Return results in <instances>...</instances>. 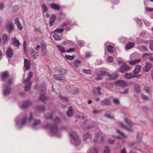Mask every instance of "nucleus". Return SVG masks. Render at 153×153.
<instances>
[{
    "instance_id": "f257e3e1",
    "label": "nucleus",
    "mask_w": 153,
    "mask_h": 153,
    "mask_svg": "<svg viewBox=\"0 0 153 153\" xmlns=\"http://www.w3.org/2000/svg\"><path fill=\"white\" fill-rule=\"evenodd\" d=\"M61 122V120L59 118L57 117H56L54 120V124L53 125H51L50 124H47L46 126V128H49L53 134H56L58 131L59 129L57 127L56 124Z\"/></svg>"
},
{
    "instance_id": "f03ea898",
    "label": "nucleus",
    "mask_w": 153,
    "mask_h": 153,
    "mask_svg": "<svg viewBox=\"0 0 153 153\" xmlns=\"http://www.w3.org/2000/svg\"><path fill=\"white\" fill-rule=\"evenodd\" d=\"M33 74L32 72H30L28 78L24 80V83L25 84H27L25 86V89L26 91L29 90L31 88V82H30L31 78L33 76Z\"/></svg>"
},
{
    "instance_id": "7ed1b4c3",
    "label": "nucleus",
    "mask_w": 153,
    "mask_h": 153,
    "mask_svg": "<svg viewBox=\"0 0 153 153\" xmlns=\"http://www.w3.org/2000/svg\"><path fill=\"white\" fill-rule=\"evenodd\" d=\"M39 90L42 91V93H41L39 97V99L41 101L45 102L47 98L45 96L46 87L45 85H42L40 87Z\"/></svg>"
},
{
    "instance_id": "20e7f679",
    "label": "nucleus",
    "mask_w": 153,
    "mask_h": 153,
    "mask_svg": "<svg viewBox=\"0 0 153 153\" xmlns=\"http://www.w3.org/2000/svg\"><path fill=\"white\" fill-rule=\"evenodd\" d=\"M125 120L127 126H124L122 123H120V124L122 127L123 128L125 129L128 131H132V129L131 128V127L133 126V123L130 121H128L127 118H125Z\"/></svg>"
},
{
    "instance_id": "39448f33",
    "label": "nucleus",
    "mask_w": 153,
    "mask_h": 153,
    "mask_svg": "<svg viewBox=\"0 0 153 153\" xmlns=\"http://www.w3.org/2000/svg\"><path fill=\"white\" fill-rule=\"evenodd\" d=\"M70 134L72 139L74 141L75 144L76 145H79L80 143V140L76 133L74 131H71L70 132Z\"/></svg>"
},
{
    "instance_id": "423d86ee",
    "label": "nucleus",
    "mask_w": 153,
    "mask_h": 153,
    "mask_svg": "<svg viewBox=\"0 0 153 153\" xmlns=\"http://www.w3.org/2000/svg\"><path fill=\"white\" fill-rule=\"evenodd\" d=\"M131 69V67L128 66L126 63H123V65L120 67L119 70L120 72L123 73L126 72Z\"/></svg>"
},
{
    "instance_id": "0eeeda50",
    "label": "nucleus",
    "mask_w": 153,
    "mask_h": 153,
    "mask_svg": "<svg viewBox=\"0 0 153 153\" xmlns=\"http://www.w3.org/2000/svg\"><path fill=\"white\" fill-rule=\"evenodd\" d=\"M141 76V75H138V76H135V75L133 73H126L124 75L125 77L128 79H130L135 77L139 78Z\"/></svg>"
},
{
    "instance_id": "6e6552de",
    "label": "nucleus",
    "mask_w": 153,
    "mask_h": 153,
    "mask_svg": "<svg viewBox=\"0 0 153 153\" xmlns=\"http://www.w3.org/2000/svg\"><path fill=\"white\" fill-rule=\"evenodd\" d=\"M115 85L117 86L124 88L127 85V83L123 80H119L116 82Z\"/></svg>"
},
{
    "instance_id": "1a4fd4ad",
    "label": "nucleus",
    "mask_w": 153,
    "mask_h": 153,
    "mask_svg": "<svg viewBox=\"0 0 153 153\" xmlns=\"http://www.w3.org/2000/svg\"><path fill=\"white\" fill-rule=\"evenodd\" d=\"M6 29L8 33H10L13 30V25L12 22H9L7 24Z\"/></svg>"
},
{
    "instance_id": "9d476101",
    "label": "nucleus",
    "mask_w": 153,
    "mask_h": 153,
    "mask_svg": "<svg viewBox=\"0 0 153 153\" xmlns=\"http://www.w3.org/2000/svg\"><path fill=\"white\" fill-rule=\"evenodd\" d=\"M141 66L140 65H137L135 66L134 71L133 72L135 76H138L139 74H138L140 71L141 70Z\"/></svg>"
},
{
    "instance_id": "9b49d317",
    "label": "nucleus",
    "mask_w": 153,
    "mask_h": 153,
    "mask_svg": "<svg viewBox=\"0 0 153 153\" xmlns=\"http://www.w3.org/2000/svg\"><path fill=\"white\" fill-rule=\"evenodd\" d=\"M54 78L57 80L63 82L66 81L65 78L61 75L56 74L54 76Z\"/></svg>"
},
{
    "instance_id": "f8f14e48",
    "label": "nucleus",
    "mask_w": 153,
    "mask_h": 153,
    "mask_svg": "<svg viewBox=\"0 0 153 153\" xmlns=\"http://www.w3.org/2000/svg\"><path fill=\"white\" fill-rule=\"evenodd\" d=\"M103 137L101 136H99V134L98 133L95 134V137L94 139V142H100L103 140Z\"/></svg>"
},
{
    "instance_id": "ddd939ff",
    "label": "nucleus",
    "mask_w": 153,
    "mask_h": 153,
    "mask_svg": "<svg viewBox=\"0 0 153 153\" xmlns=\"http://www.w3.org/2000/svg\"><path fill=\"white\" fill-rule=\"evenodd\" d=\"M11 39L12 44L14 46L17 47H19V46L21 44L19 41L16 39V37L12 38Z\"/></svg>"
},
{
    "instance_id": "4468645a",
    "label": "nucleus",
    "mask_w": 153,
    "mask_h": 153,
    "mask_svg": "<svg viewBox=\"0 0 153 153\" xmlns=\"http://www.w3.org/2000/svg\"><path fill=\"white\" fill-rule=\"evenodd\" d=\"M11 91V89L10 86H7L5 87V88L4 90V95H7L10 93Z\"/></svg>"
},
{
    "instance_id": "2eb2a0df",
    "label": "nucleus",
    "mask_w": 153,
    "mask_h": 153,
    "mask_svg": "<svg viewBox=\"0 0 153 153\" xmlns=\"http://www.w3.org/2000/svg\"><path fill=\"white\" fill-rule=\"evenodd\" d=\"M24 66L26 70H29L30 68V61L26 59H24Z\"/></svg>"
},
{
    "instance_id": "dca6fc26",
    "label": "nucleus",
    "mask_w": 153,
    "mask_h": 153,
    "mask_svg": "<svg viewBox=\"0 0 153 153\" xmlns=\"http://www.w3.org/2000/svg\"><path fill=\"white\" fill-rule=\"evenodd\" d=\"M15 24L17 25L19 30H21L22 29V27L19 20L18 18L17 17L15 18Z\"/></svg>"
},
{
    "instance_id": "f3484780",
    "label": "nucleus",
    "mask_w": 153,
    "mask_h": 153,
    "mask_svg": "<svg viewBox=\"0 0 153 153\" xmlns=\"http://www.w3.org/2000/svg\"><path fill=\"white\" fill-rule=\"evenodd\" d=\"M146 65L145 66V68L143 69V71L145 72L149 71L150 69L152 67V64L149 63H146Z\"/></svg>"
},
{
    "instance_id": "a211bd4d",
    "label": "nucleus",
    "mask_w": 153,
    "mask_h": 153,
    "mask_svg": "<svg viewBox=\"0 0 153 153\" xmlns=\"http://www.w3.org/2000/svg\"><path fill=\"white\" fill-rule=\"evenodd\" d=\"M6 54L10 58H11L13 54V52L11 48H8L6 52Z\"/></svg>"
},
{
    "instance_id": "6ab92c4d",
    "label": "nucleus",
    "mask_w": 153,
    "mask_h": 153,
    "mask_svg": "<svg viewBox=\"0 0 153 153\" xmlns=\"http://www.w3.org/2000/svg\"><path fill=\"white\" fill-rule=\"evenodd\" d=\"M135 45L134 42H129L126 44L125 48L126 49H129L133 48Z\"/></svg>"
},
{
    "instance_id": "aec40b11",
    "label": "nucleus",
    "mask_w": 153,
    "mask_h": 153,
    "mask_svg": "<svg viewBox=\"0 0 153 153\" xmlns=\"http://www.w3.org/2000/svg\"><path fill=\"white\" fill-rule=\"evenodd\" d=\"M101 104L102 105H111V102L109 100L105 99L101 102Z\"/></svg>"
},
{
    "instance_id": "412c9836",
    "label": "nucleus",
    "mask_w": 153,
    "mask_h": 153,
    "mask_svg": "<svg viewBox=\"0 0 153 153\" xmlns=\"http://www.w3.org/2000/svg\"><path fill=\"white\" fill-rule=\"evenodd\" d=\"M56 19V16L54 14H52L49 20V25L52 26L53 23L54 22Z\"/></svg>"
},
{
    "instance_id": "4be33fe9",
    "label": "nucleus",
    "mask_w": 153,
    "mask_h": 153,
    "mask_svg": "<svg viewBox=\"0 0 153 153\" xmlns=\"http://www.w3.org/2000/svg\"><path fill=\"white\" fill-rule=\"evenodd\" d=\"M9 75L8 72L5 71L2 73L1 76V78L2 80L6 79L8 76Z\"/></svg>"
},
{
    "instance_id": "5701e85b",
    "label": "nucleus",
    "mask_w": 153,
    "mask_h": 153,
    "mask_svg": "<svg viewBox=\"0 0 153 153\" xmlns=\"http://www.w3.org/2000/svg\"><path fill=\"white\" fill-rule=\"evenodd\" d=\"M101 88L99 87H98L97 88H95L94 89V94L96 95V93H97L99 95H100L101 94V92L100 91Z\"/></svg>"
},
{
    "instance_id": "b1692460",
    "label": "nucleus",
    "mask_w": 153,
    "mask_h": 153,
    "mask_svg": "<svg viewBox=\"0 0 153 153\" xmlns=\"http://www.w3.org/2000/svg\"><path fill=\"white\" fill-rule=\"evenodd\" d=\"M50 6L52 8L55 10H59L60 8L58 4L54 3L51 4Z\"/></svg>"
},
{
    "instance_id": "393cba45",
    "label": "nucleus",
    "mask_w": 153,
    "mask_h": 153,
    "mask_svg": "<svg viewBox=\"0 0 153 153\" xmlns=\"http://www.w3.org/2000/svg\"><path fill=\"white\" fill-rule=\"evenodd\" d=\"M31 104V102L29 101H25L23 104L22 108L24 109L27 108L29 105Z\"/></svg>"
},
{
    "instance_id": "a878e982",
    "label": "nucleus",
    "mask_w": 153,
    "mask_h": 153,
    "mask_svg": "<svg viewBox=\"0 0 153 153\" xmlns=\"http://www.w3.org/2000/svg\"><path fill=\"white\" fill-rule=\"evenodd\" d=\"M141 59H137L134 60L128 61V63L131 65H134L138 63L140 61Z\"/></svg>"
},
{
    "instance_id": "bb28decb",
    "label": "nucleus",
    "mask_w": 153,
    "mask_h": 153,
    "mask_svg": "<svg viewBox=\"0 0 153 153\" xmlns=\"http://www.w3.org/2000/svg\"><path fill=\"white\" fill-rule=\"evenodd\" d=\"M91 136L89 133L87 132L86 133H85L83 135L84 140L85 141L89 139H91Z\"/></svg>"
},
{
    "instance_id": "cd10ccee",
    "label": "nucleus",
    "mask_w": 153,
    "mask_h": 153,
    "mask_svg": "<svg viewBox=\"0 0 153 153\" xmlns=\"http://www.w3.org/2000/svg\"><path fill=\"white\" fill-rule=\"evenodd\" d=\"M68 116H71L73 114V109L71 107H69L68 111L66 112Z\"/></svg>"
},
{
    "instance_id": "c85d7f7f",
    "label": "nucleus",
    "mask_w": 153,
    "mask_h": 153,
    "mask_svg": "<svg viewBox=\"0 0 153 153\" xmlns=\"http://www.w3.org/2000/svg\"><path fill=\"white\" fill-rule=\"evenodd\" d=\"M81 63V62L80 60L75 59L74 61L73 64L76 68H78Z\"/></svg>"
},
{
    "instance_id": "c756f323",
    "label": "nucleus",
    "mask_w": 153,
    "mask_h": 153,
    "mask_svg": "<svg viewBox=\"0 0 153 153\" xmlns=\"http://www.w3.org/2000/svg\"><path fill=\"white\" fill-rule=\"evenodd\" d=\"M114 48L110 45H108L107 47V50L109 53H113L114 51Z\"/></svg>"
},
{
    "instance_id": "7c9ffc66",
    "label": "nucleus",
    "mask_w": 153,
    "mask_h": 153,
    "mask_svg": "<svg viewBox=\"0 0 153 153\" xmlns=\"http://www.w3.org/2000/svg\"><path fill=\"white\" fill-rule=\"evenodd\" d=\"M64 44H68L69 45L73 46L74 45V43L71 40H68L65 41H64L63 42Z\"/></svg>"
},
{
    "instance_id": "2f4dec72",
    "label": "nucleus",
    "mask_w": 153,
    "mask_h": 153,
    "mask_svg": "<svg viewBox=\"0 0 153 153\" xmlns=\"http://www.w3.org/2000/svg\"><path fill=\"white\" fill-rule=\"evenodd\" d=\"M45 108L44 106L42 105H38L37 107V109L39 112L44 111Z\"/></svg>"
},
{
    "instance_id": "473e14b6",
    "label": "nucleus",
    "mask_w": 153,
    "mask_h": 153,
    "mask_svg": "<svg viewBox=\"0 0 153 153\" xmlns=\"http://www.w3.org/2000/svg\"><path fill=\"white\" fill-rule=\"evenodd\" d=\"M41 45L42 51H45V50L46 45L44 41H42L41 42Z\"/></svg>"
},
{
    "instance_id": "72a5a7b5",
    "label": "nucleus",
    "mask_w": 153,
    "mask_h": 153,
    "mask_svg": "<svg viewBox=\"0 0 153 153\" xmlns=\"http://www.w3.org/2000/svg\"><path fill=\"white\" fill-rule=\"evenodd\" d=\"M8 36L6 34L3 35L2 37V39L4 43L7 42L8 41Z\"/></svg>"
},
{
    "instance_id": "f704fd0d",
    "label": "nucleus",
    "mask_w": 153,
    "mask_h": 153,
    "mask_svg": "<svg viewBox=\"0 0 153 153\" xmlns=\"http://www.w3.org/2000/svg\"><path fill=\"white\" fill-rule=\"evenodd\" d=\"M59 97L60 100H63L64 101L67 102L69 101V100L68 98L67 97L61 96L59 95Z\"/></svg>"
},
{
    "instance_id": "c9c22d12",
    "label": "nucleus",
    "mask_w": 153,
    "mask_h": 153,
    "mask_svg": "<svg viewBox=\"0 0 153 153\" xmlns=\"http://www.w3.org/2000/svg\"><path fill=\"white\" fill-rule=\"evenodd\" d=\"M109 75L108 73L105 71H101L100 72V76H109Z\"/></svg>"
},
{
    "instance_id": "e433bc0d",
    "label": "nucleus",
    "mask_w": 153,
    "mask_h": 153,
    "mask_svg": "<svg viewBox=\"0 0 153 153\" xmlns=\"http://www.w3.org/2000/svg\"><path fill=\"white\" fill-rule=\"evenodd\" d=\"M53 37L56 40L58 41L61 39V37L57 34H54L53 35Z\"/></svg>"
},
{
    "instance_id": "4c0bfd02",
    "label": "nucleus",
    "mask_w": 153,
    "mask_h": 153,
    "mask_svg": "<svg viewBox=\"0 0 153 153\" xmlns=\"http://www.w3.org/2000/svg\"><path fill=\"white\" fill-rule=\"evenodd\" d=\"M135 89L137 92H139L140 91V85L137 84H136L135 85Z\"/></svg>"
},
{
    "instance_id": "58836bf2",
    "label": "nucleus",
    "mask_w": 153,
    "mask_h": 153,
    "mask_svg": "<svg viewBox=\"0 0 153 153\" xmlns=\"http://www.w3.org/2000/svg\"><path fill=\"white\" fill-rule=\"evenodd\" d=\"M42 7L43 9V13H45L48 11V8L47 6L45 4H42Z\"/></svg>"
},
{
    "instance_id": "ea45409f",
    "label": "nucleus",
    "mask_w": 153,
    "mask_h": 153,
    "mask_svg": "<svg viewBox=\"0 0 153 153\" xmlns=\"http://www.w3.org/2000/svg\"><path fill=\"white\" fill-rule=\"evenodd\" d=\"M57 46L61 52L64 53L65 52V48L63 46L59 45H58Z\"/></svg>"
},
{
    "instance_id": "a19ab883",
    "label": "nucleus",
    "mask_w": 153,
    "mask_h": 153,
    "mask_svg": "<svg viewBox=\"0 0 153 153\" xmlns=\"http://www.w3.org/2000/svg\"><path fill=\"white\" fill-rule=\"evenodd\" d=\"M151 55H152L151 53H144L143 55V57L144 59H146L148 57L150 56Z\"/></svg>"
},
{
    "instance_id": "79ce46f5",
    "label": "nucleus",
    "mask_w": 153,
    "mask_h": 153,
    "mask_svg": "<svg viewBox=\"0 0 153 153\" xmlns=\"http://www.w3.org/2000/svg\"><path fill=\"white\" fill-rule=\"evenodd\" d=\"M41 121L39 120H35L34 123L33 125V126H37L40 124Z\"/></svg>"
},
{
    "instance_id": "37998d69",
    "label": "nucleus",
    "mask_w": 153,
    "mask_h": 153,
    "mask_svg": "<svg viewBox=\"0 0 153 153\" xmlns=\"http://www.w3.org/2000/svg\"><path fill=\"white\" fill-rule=\"evenodd\" d=\"M19 7L17 5L13 6L12 8V11L13 13H15L18 10Z\"/></svg>"
},
{
    "instance_id": "c03bdc74",
    "label": "nucleus",
    "mask_w": 153,
    "mask_h": 153,
    "mask_svg": "<svg viewBox=\"0 0 153 153\" xmlns=\"http://www.w3.org/2000/svg\"><path fill=\"white\" fill-rule=\"evenodd\" d=\"M64 30L65 29L64 28L58 29L55 30L54 32H56L58 33H61L64 31Z\"/></svg>"
},
{
    "instance_id": "a18cd8bd",
    "label": "nucleus",
    "mask_w": 153,
    "mask_h": 153,
    "mask_svg": "<svg viewBox=\"0 0 153 153\" xmlns=\"http://www.w3.org/2000/svg\"><path fill=\"white\" fill-rule=\"evenodd\" d=\"M98 149L96 148H94L91 149L89 153H98Z\"/></svg>"
},
{
    "instance_id": "49530a36",
    "label": "nucleus",
    "mask_w": 153,
    "mask_h": 153,
    "mask_svg": "<svg viewBox=\"0 0 153 153\" xmlns=\"http://www.w3.org/2000/svg\"><path fill=\"white\" fill-rule=\"evenodd\" d=\"M141 97L145 101H147L148 100L149 98L146 95L142 94H141Z\"/></svg>"
},
{
    "instance_id": "de8ad7c7",
    "label": "nucleus",
    "mask_w": 153,
    "mask_h": 153,
    "mask_svg": "<svg viewBox=\"0 0 153 153\" xmlns=\"http://www.w3.org/2000/svg\"><path fill=\"white\" fill-rule=\"evenodd\" d=\"M113 57L111 56H109L107 59L106 60L108 63H112L113 62Z\"/></svg>"
},
{
    "instance_id": "09e8293b",
    "label": "nucleus",
    "mask_w": 153,
    "mask_h": 153,
    "mask_svg": "<svg viewBox=\"0 0 153 153\" xmlns=\"http://www.w3.org/2000/svg\"><path fill=\"white\" fill-rule=\"evenodd\" d=\"M117 131L119 135L123 137H126V136L122 132L120 131L119 130H117Z\"/></svg>"
},
{
    "instance_id": "8fccbe9b",
    "label": "nucleus",
    "mask_w": 153,
    "mask_h": 153,
    "mask_svg": "<svg viewBox=\"0 0 153 153\" xmlns=\"http://www.w3.org/2000/svg\"><path fill=\"white\" fill-rule=\"evenodd\" d=\"M144 90L148 93L151 94V91H150L149 88L147 86H145L144 88Z\"/></svg>"
},
{
    "instance_id": "3c124183",
    "label": "nucleus",
    "mask_w": 153,
    "mask_h": 153,
    "mask_svg": "<svg viewBox=\"0 0 153 153\" xmlns=\"http://www.w3.org/2000/svg\"><path fill=\"white\" fill-rule=\"evenodd\" d=\"M45 117L47 119H51L52 118L53 116L51 114H48L45 115Z\"/></svg>"
},
{
    "instance_id": "603ef678",
    "label": "nucleus",
    "mask_w": 153,
    "mask_h": 153,
    "mask_svg": "<svg viewBox=\"0 0 153 153\" xmlns=\"http://www.w3.org/2000/svg\"><path fill=\"white\" fill-rule=\"evenodd\" d=\"M65 57L67 59H69L70 60H72L74 59V57L73 56H70V55H66L65 56Z\"/></svg>"
},
{
    "instance_id": "864d4df0",
    "label": "nucleus",
    "mask_w": 153,
    "mask_h": 153,
    "mask_svg": "<svg viewBox=\"0 0 153 153\" xmlns=\"http://www.w3.org/2000/svg\"><path fill=\"white\" fill-rule=\"evenodd\" d=\"M86 74H91V71L90 70H87L85 69H83L82 70Z\"/></svg>"
},
{
    "instance_id": "5fc2aeb1",
    "label": "nucleus",
    "mask_w": 153,
    "mask_h": 153,
    "mask_svg": "<svg viewBox=\"0 0 153 153\" xmlns=\"http://www.w3.org/2000/svg\"><path fill=\"white\" fill-rule=\"evenodd\" d=\"M27 119V117L25 116L22 119L21 122V125L23 126L25 123Z\"/></svg>"
},
{
    "instance_id": "6e6d98bb",
    "label": "nucleus",
    "mask_w": 153,
    "mask_h": 153,
    "mask_svg": "<svg viewBox=\"0 0 153 153\" xmlns=\"http://www.w3.org/2000/svg\"><path fill=\"white\" fill-rule=\"evenodd\" d=\"M105 116L108 118H110V119H113L114 118V116H111L110 114H104Z\"/></svg>"
},
{
    "instance_id": "4d7b16f0",
    "label": "nucleus",
    "mask_w": 153,
    "mask_h": 153,
    "mask_svg": "<svg viewBox=\"0 0 153 153\" xmlns=\"http://www.w3.org/2000/svg\"><path fill=\"white\" fill-rule=\"evenodd\" d=\"M149 47L150 49L153 51V40L150 41Z\"/></svg>"
},
{
    "instance_id": "13d9d810",
    "label": "nucleus",
    "mask_w": 153,
    "mask_h": 153,
    "mask_svg": "<svg viewBox=\"0 0 153 153\" xmlns=\"http://www.w3.org/2000/svg\"><path fill=\"white\" fill-rule=\"evenodd\" d=\"M103 153H110V151L108 147H106Z\"/></svg>"
},
{
    "instance_id": "bf43d9fd",
    "label": "nucleus",
    "mask_w": 153,
    "mask_h": 153,
    "mask_svg": "<svg viewBox=\"0 0 153 153\" xmlns=\"http://www.w3.org/2000/svg\"><path fill=\"white\" fill-rule=\"evenodd\" d=\"M65 15H64L62 12L60 13L59 14V19H62L63 17H65Z\"/></svg>"
},
{
    "instance_id": "052dcab7",
    "label": "nucleus",
    "mask_w": 153,
    "mask_h": 153,
    "mask_svg": "<svg viewBox=\"0 0 153 153\" xmlns=\"http://www.w3.org/2000/svg\"><path fill=\"white\" fill-rule=\"evenodd\" d=\"M113 102L115 104H120V101L119 100L117 99H114L113 100Z\"/></svg>"
},
{
    "instance_id": "680f3d73",
    "label": "nucleus",
    "mask_w": 153,
    "mask_h": 153,
    "mask_svg": "<svg viewBox=\"0 0 153 153\" xmlns=\"http://www.w3.org/2000/svg\"><path fill=\"white\" fill-rule=\"evenodd\" d=\"M137 139L139 143H140L141 140V135L140 134H138L137 136Z\"/></svg>"
},
{
    "instance_id": "e2e57ef3",
    "label": "nucleus",
    "mask_w": 153,
    "mask_h": 153,
    "mask_svg": "<svg viewBox=\"0 0 153 153\" xmlns=\"http://www.w3.org/2000/svg\"><path fill=\"white\" fill-rule=\"evenodd\" d=\"M77 43L79 45L80 47H82L84 46L82 42L81 41H77Z\"/></svg>"
},
{
    "instance_id": "0e129e2a",
    "label": "nucleus",
    "mask_w": 153,
    "mask_h": 153,
    "mask_svg": "<svg viewBox=\"0 0 153 153\" xmlns=\"http://www.w3.org/2000/svg\"><path fill=\"white\" fill-rule=\"evenodd\" d=\"M31 57H33V59L36 58V56H38V55H36V54L35 52L34 53H33V54H31Z\"/></svg>"
},
{
    "instance_id": "69168bd1",
    "label": "nucleus",
    "mask_w": 153,
    "mask_h": 153,
    "mask_svg": "<svg viewBox=\"0 0 153 153\" xmlns=\"http://www.w3.org/2000/svg\"><path fill=\"white\" fill-rule=\"evenodd\" d=\"M108 143H109L110 144H111L115 142V141L113 140H111V139H108Z\"/></svg>"
},
{
    "instance_id": "338daca9",
    "label": "nucleus",
    "mask_w": 153,
    "mask_h": 153,
    "mask_svg": "<svg viewBox=\"0 0 153 153\" xmlns=\"http://www.w3.org/2000/svg\"><path fill=\"white\" fill-rule=\"evenodd\" d=\"M4 5L2 3H0V10H2L4 8Z\"/></svg>"
},
{
    "instance_id": "774afa93",
    "label": "nucleus",
    "mask_w": 153,
    "mask_h": 153,
    "mask_svg": "<svg viewBox=\"0 0 153 153\" xmlns=\"http://www.w3.org/2000/svg\"><path fill=\"white\" fill-rule=\"evenodd\" d=\"M146 9L148 11H153V8L146 7Z\"/></svg>"
}]
</instances>
